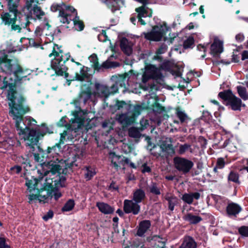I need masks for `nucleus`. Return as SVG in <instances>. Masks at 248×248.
<instances>
[{
	"label": "nucleus",
	"mask_w": 248,
	"mask_h": 248,
	"mask_svg": "<svg viewBox=\"0 0 248 248\" xmlns=\"http://www.w3.org/2000/svg\"><path fill=\"white\" fill-rule=\"evenodd\" d=\"M50 28L48 23L38 27L35 31V35L37 36L36 41L37 42L45 43L46 44L43 49L47 50L50 58L54 57L51 60L50 68H48L47 69L53 70L54 73L57 75L63 76L64 74L66 76L67 68L64 64L68 60L70 55L68 54H64L58 45L53 43H48L53 39Z\"/></svg>",
	"instance_id": "3"
},
{
	"label": "nucleus",
	"mask_w": 248,
	"mask_h": 248,
	"mask_svg": "<svg viewBox=\"0 0 248 248\" xmlns=\"http://www.w3.org/2000/svg\"><path fill=\"white\" fill-rule=\"evenodd\" d=\"M165 199L168 202L169 209L173 211L174 206L177 203L178 199L176 197L169 194L166 195Z\"/></svg>",
	"instance_id": "30"
},
{
	"label": "nucleus",
	"mask_w": 248,
	"mask_h": 248,
	"mask_svg": "<svg viewBox=\"0 0 248 248\" xmlns=\"http://www.w3.org/2000/svg\"><path fill=\"white\" fill-rule=\"evenodd\" d=\"M150 191L155 195H160V191L159 187L155 183H152L149 187Z\"/></svg>",
	"instance_id": "39"
},
{
	"label": "nucleus",
	"mask_w": 248,
	"mask_h": 248,
	"mask_svg": "<svg viewBox=\"0 0 248 248\" xmlns=\"http://www.w3.org/2000/svg\"><path fill=\"white\" fill-rule=\"evenodd\" d=\"M116 213L120 216H123L124 215V213L123 211L120 209H118L116 211Z\"/></svg>",
	"instance_id": "61"
},
{
	"label": "nucleus",
	"mask_w": 248,
	"mask_h": 248,
	"mask_svg": "<svg viewBox=\"0 0 248 248\" xmlns=\"http://www.w3.org/2000/svg\"><path fill=\"white\" fill-rule=\"evenodd\" d=\"M166 179L168 180H173L174 179V176L172 175H169L166 176Z\"/></svg>",
	"instance_id": "63"
},
{
	"label": "nucleus",
	"mask_w": 248,
	"mask_h": 248,
	"mask_svg": "<svg viewBox=\"0 0 248 248\" xmlns=\"http://www.w3.org/2000/svg\"><path fill=\"white\" fill-rule=\"evenodd\" d=\"M169 29V28L166 24L163 23L162 24L155 26L150 31L143 32L142 34L145 38L150 41L159 42L161 41L163 38H165V40H167V38L164 36Z\"/></svg>",
	"instance_id": "10"
},
{
	"label": "nucleus",
	"mask_w": 248,
	"mask_h": 248,
	"mask_svg": "<svg viewBox=\"0 0 248 248\" xmlns=\"http://www.w3.org/2000/svg\"><path fill=\"white\" fill-rule=\"evenodd\" d=\"M242 210V208L238 204L231 202L226 207V212L229 217H236Z\"/></svg>",
	"instance_id": "18"
},
{
	"label": "nucleus",
	"mask_w": 248,
	"mask_h": 248,
	"mask_svg": "<svg viewBox=\"0 0 248 248\" xmlns=\"http://www.w3.org/2000/svg\"><path fill=\"white\" fill-rule=\"evenodd\" d=\"M115 108L117 109L122 110H136L139 108H140V107L139 106H133V105L126 103L124 101H117V103L115 105Z\"/></svg>",
	"instance_id": "26"
},
{
	"label": "nucleus",
	"mask_w": 248,
	"mask_h": 248,
	"mask_svg": "<svg viewBox=\"0 0 248 248\" xmlns=\"http://www.w3.org/2000/svg\"><path fill=\"white\" fill-rule=\"evenodd\" d=\"M136 248H147L145 247L144 244L143 243H140L138 245L135 244Z\"/></svg>",
	"instance_id": "60"
},
{
	"label": "nucleus",
	"mask_w": 248,
	"mask_h": 248,
	"mask_svg": "<svg viewBox=\"0 0 248 248\" xmlns=\"http://www.w3.org/2000/svg\"><path fill=\"white\" fill-rule=\"evenodd\" d=\"M151 170V169L149 167H148L146 164H144L142 165V171L143 172H149Z\"/></svg>",
	"instance_id": "55"
},
{
	"label": "nucleus",
	"mask_w": 248,
	"mask_h": 248,
	"mask_svg": "<svg viewBox=\"0 0 248 248\" xmlns=\"http://www.w3.org/2000/svg\"><path fill=\"white\" fill-rule=\"evenodd\" d=\"M151 226V222L149 220H143L139 224L137 234L139 236H142Z\"/></svg>",
	"instance_id": "25"
},
{
	"label": "nucleus",
	"mask_w": 248,
	"mask_h": 248,
	"mask_svg": "<svg viewBox=\"0 0 248 248\" xmlns=\"http://www.w3.org/2000/svg\"><path fill=\"white\" fill-rule=\"evenodd\" d=\"M117 65H118L116 63L114 62H109L108 61H106L102 64V66L106 68L114 67L117 66Z\"/></svg>",
	"instance_id": "45"
},
{
	"label": "nucleus",
	"mask_w": 248,
	"mask_h": 248,
	"mask_svg": "<svg viewBox=\"0 0 248 248\" xmlns=\"http://www.w3.org/2000/svg\"><path fill=\"white\" fill-rule=\"evenodd\" d=\"M242 60L248 59V52L244 51L242 54Z\"/></svg>",
	"instance_id": "59"
},
{
	"label": "nucleus",
	"mask_w": 248,
	"mask_h": 248,
	"mask_svg": "<svg viewBox=\"0 0 248 248\" xmlns=\"http://www.w3.org/2000/svg\"><path fill=\"white\" fill-rule=\"evenodd\" d=\"M237 90L239 95L244 100L248 99V93L245 87L238 86L237 87Z\"/></svg>",
	"instance_id": "32"
},
{
	"label": "nucleus",
	"mask_w": 248,
	"mask_h": 248,
	"mask_svg": "<svg viewBox=\"0 0 248 248\" xmlns=\"http://www.w3.org/2000/svg\"><path fill=\"white\" fill-rule=\"evenodd\" d=\"M225 165V162L224 159L220 157L218 158L217 161L216 166L218 167V169H223Z\"/></svg>",
	"instance_id": "46"
},
{
	"label": "nucleus",
	"mask_w": 248,
	"mask_h": 248,
	"mask_svg": "<svg viewBox=\"0 0 248 248\" xmlns=\"http://www.w3.org/2000/svg\"><path fill=\"white\" fill-rule=\"evenodd\" d=\"M96 171L94 168L91 167H86L85 172V178L87 180H90L95 174Z\"/></svg>",
	"instance_id": "34"
},
{
	"label": "nucleus",
	"mask_w": 248,
	"mask_h": 248,
	"mask_svg": "<svg viewBox=\"0 0 248 248\" xmlns=\"http://www.w3.org/2000/svg\"><path fill=\"white\" fill-rule=\"evenodd\" d=\"M21 170V167L19 166H15L10 169L12 173H18Z\"/></svg>",
	"instance_id": "50"
},
{
	"label": "nucleus",
	"mask_w": 248,
	"mask_h": 248,
	"mask_svg": "<svg viewBox=\"0 0 248 248\" xmlns=\"http://www.w3.org/2000/svg\"><path fill=\"white\" fill-rule=\"evenodd\" d=\"M53 216V213L51 211H49L47 214L44 215L43 217V218L44 220L47 221L48 219L51 218Z\"/></svg>",
	"instance_id": "51"
},
{
	"label": "nucleus",
	"mask_w": 248,
	"mask_h": 248,
	"mask_svg": "<svg viewBox=\"0 0 248 248\" xmlns=\"http://www.w3.org/2000/svg\"><path fill=\"white\" fill-rule=\"evenodd\" d=\"M129 135L132 138H139L140 136V131L135 128H130L128 131Z\"/></svg>",
	"instance_id": "40"
},
{
	"label": "nucleus",
	"mask_w": 248,
	"mask_h": 248,
	"mask_svg": "<svg viewBox=\"0 0 248 248\" xmlns=\"http://www.w3.org/2000/svg\"><path fill=\"white\" fill-rule=\"evenodd\" d=\"M53 11H59V17L61 22L63 24L70 25L67 28L73 27L77 31H82L84 28L83 22L77 16V12L75 9L62 3L61 4H54L51 7Z\"/></svg>",
	"instance_id": "5"
},
{
	"label": "nucleus",
	"mask_w": 248,
	"mask_h": 248,
	"mask_svg": "<svg viewBox=\"0 0 248 248\" xmlns=\"http://www.w3.org/2000/svg\"><path fill=\"white\" fill-rule=\"evenodd\" d=\"M187 151H189L190 153L193 152L191 146L189 144H184L180 145L178 150L179 154L183 155Z\"/></svg>",
	"instance_id": "38"
},
{
	"label": "nucleus",
	"mask_w": 248,
	"mask_h": 248,
	"mask_svg": "<svg viewBox=\"0 0 248 248\" xmlns=\"http://www.w3.org/2000/svg\"><path fill=\"white\" fill-rule=\"evenodd\" d=\"M59 146L57 145L48 148L46 154L48 159L45 161L43 159L40 161L43 168L46 167L48 170H43V172H41L40 170H38L37 172L39 174L38 179L33 177L31 179H26L25 185L27 186V193L30 203H35L37 201L45 203L49 198H51L54 196L55 199L57 200L62 196L61 193L55 189L64 186L65 177L60 174V170L62 167V163L57 158L58 153L53 156L52 160L49 159Z\"/></svg>",
	"instance_id": "1"
},
{
	"label": "nucleus",
	"mask_w": 248,
	"mask_h": 248,
	"mask_svg": "<svg viewBox=\"0 0 248 248\" xmlns=\"http://www.w3.org/2000/svg\"><path fill=\"white\" fill-rule=\"evenodd\" d=\"M218 96L230 105L233 110H240L242 105L241 100L235 96L230 90H226L218 93Z\"/></svg>",
	"instance_id": "11"
},
{
	"label": "nucleus",
	"mask_w": 248,
	"mask_h": 248,
	"mask_svg": "<svg viewBox=\"0 0 248 248\" xmlns=\"http://www.w3.org/2000/svg\"><path fill=\"white\" fill-rule=\"evenodd\" d=\"M9 12L1 15L3 22L5 25H11L12 30L20 32L22 28L20 25H15L17 17V3L19 0H7ZM21 18L20 17V19ZM24 22L20 19V23Z\"/></svg>",
	"instance_id": "9"
},
{
	"label": "nucleus",
	"mask_w": 248,
	"mask_h": 248,
	"mask_svg": "<svg viewBox=\"0 0 248 248\" xmlns=\"http://www.w3.org/2000/svg\"><path fill=\"white\" fill-rule=\"evenodd\" d=\"M0 68L8 74H13L15 81L17 83L29 79L28 77L31 74V71L29 69H23L16 60L0 61Z\"/></svg>",
	"instance_id": "7"
},
{
	"label": "nucleus",
	"mask_w": 248,
	"mask_h": 248,
	"mask_svg": "<svg viewBox=\"0 0 248 248\" xmlns=\"http://www.w3.org/2000/svg\"><path fill=\"white\" fill-rule=\"evenodd\" d=\"M120 46L123 51L127 55H130L132 52V44L130 43L126 38H123L121 40Z\"/></svg>",
	"instance_id": "24"
},
{
	"label": "nucleus",
	"mask_w": 248,
	"mask_h": 248,
	"mask_svg": "<svg viewBox=\"0 0 248 248\" xmlns=\"http://www.w3.org/2000/svg\"><path fill=\"white\" fill-rule=\"evenodd\" d=\"M155 106H156L158 108L157 109H155V111L157 112H161L164 109L163 108L162 106H160V105L158 103H155Z\"/></svg>",
	"instance_id": "57"
},
{
	"label": "nucleus",
	"mask_w": 248,
	"mask_h": 248,
	"mask_svg": "<svg viewBox=\"0 0 248 248\" xmlns=\"http://www.w3.org/2000/svg\"><path fill=\"white\" fill-rule=\"evenodd\" d=\"M144 72L142 75V83H146L151 78L161 79L163 78L160 70L152 64L146 65L144 67Z\"/></svg>",
	"instance_id": "13"
},
{
	"label": "nucleus",
	"mask_w": 248,
	"mask_h": 248,
	"mask_svg": "<svg viewBox=\"0 0 248 248\" xmlns=\"http://www.w3.org/2000/svg\"><path fill=\"white\" fill-rule=\"evenodd\" d=\"M136 78L131 71L125 73L124 75H114L112 76L111 79L114 82L110 89L105 85L96 84L95 85L96 93L98 96L102 97L107 98L110 94L117 93L119 87L123 88V92L128 91L129 92L137 93H139V87L142 88L144 90H147L148 86H143L141 84L136 83V85L139 88H133V79Z\"/></svg>",
	"instance_id": "4"
},
{
	"label": "nucleus",
	"mask_w": 248,
	"mask_h": 248,
	"mask_svg": "<svg viewBox=\"0 0 248 248\" xmlns=\"http://www.w3.org/2000/svg\"><path fill=\"white\" fill-rule=\"evenodd\" d=\"M238 232L242 236L248 237V226H241L238 229Z\"/></svg>",
	"instance_id": "41"
},
{
	"label": "nucleus",
	"mask_w": 248,
	"mask_h": 248,
	"mask_svg": "<svg viewBox=\"0 0 248 248\" xmlns=\"http://www.w3.org/2000/svg\"><path fill=\"white\" fill-rule=\"evenodd\" d=\"M37 36L35 35V39H30L29 40L30 45L32 46H37L41 43L43 42H37L36 41Z\"/></svg>",
	"instance_id": "47"
},
{
	"label": "nucleus",
	"mask_w": 248,
	"mask_h": 248,
	"mask_svg": "<svg viewBox=\"0 0 248 248\" xmlns=\"http://www.w3.org/2000/svg\"><path fill=\"white\" fill-rule=\"evenodd\" d=\"M235 39L238 42H241L244 39V36L243 34L239 33L235 36Z\"/></svg>",
	"instance_id": "54"
},
{
	"label": "nucleus",
	"mask_w": 248,
	"mask_h": 248,
	"mask_svg": "<svg viewBox=\"0 0 248 248\" xmlns=\"http://www.w3.org/2000/svg\"><path fill=\"white\" fill-rule=\"evenodd\" d=\"M140 205L133 200H125L124 202V210L127 214L137 215L140 212Z\"/></svg>",
	"instance_id": "15"
},
{
	"label": "nucleus",
	"mask_w": 248,
	"mask_h": 248,
	"mask_svg": "<svg viewBox=\"0 0 248 248\" xmlns=\"http://www.w3.org/2000/svg\"><path fill=\"white\" fill-rule=\"evenodd\" d=\"M107 36L105 32H102L98 36V39L100 41H105L107 40Z\"/></svg>",
	"instance_id": "52"
},
{
	"label": "nucleus",
	"mask_w": 248,
	"mask_h": 248,
	"mask_svg": "<svg viewBox=\"0 0 248 248\" xmlns=\"http://www.w3.org/2000/svg\"><path fill=\"white\" fill-rule=\"evenodd\" d=\"M187 28L189 30L192 29L194 28V25L193 23H189L187 26Z\"/></svg>",
	"instance_id": "64"
},
{
	"label": "nucleus",
	"mask_w": 248,
	"mask_h": 248,
	"mask_svg": "<svg viewBox=\"0 0 248 248\" xmlns=\"http://www.w3.org/2000/svg\"><path fill=\"white\" fill-rule=\"evenodd\" d=\"M173 163L175 168L183 174L189 172L194 165L191 160L178 156L174 158Z\"/></svg>",
	"instance_id": "14"
},
{
	"label": "nucleus",
	"mask_w": 248,
	"mask_h": 248,
	"mask_svg": "<svg viewBox=\"0 0 248 248\" xmlns=\"http://www.w3.org/2000/svg\"><path fill=\"white\" fill-rule=\"evenodd\" d=\"M91 96V92L88 90L87 91H82L79 94V101H83L84 103L89 100Z\"/></svg>",
	"instance_id": "36"
},
{
	"label": "nucleus",
	"mask_w": 248,
	"mask_h": 248,
	"mask_svg": "<svg viewBox=\"0 0 248 248\" xmlns=\"http://www.w3.org/2000/svg\"><path fill=\"white\" fill-rule=\"evenodd\" d=\"M167 50V46L165 45H161L157 50L156 53L158 54H161L165 53Z\"/></svg>",
	"instance_id": "48"
},
{
	"label": "nucleus",
	"mask_w": 248,
	"mask_h": 248,
	"mask_svg": "<svg viewBox=\"0 0 248 248\" xmlns=\"http://www.w3.org/2000/svg\"><path fill=\"white\" fill-rule=\"evenodd\" d=\"M99 210L104 214H111L114 212V208L104 202H97L96 204Z\"/></svg>",
	"instance_id": "22"
},
{
	"label": "nucleus",
	"mask_w": 248,
	"mask_h": 248,
	"mask_svg": "<svg viewBox=\"0 0 248 248\" xmlns=\"http://www.w3.org/2000/svg\"><path fill=\"white\" fill-rule=\"evenodd\" d=\"M136 11L138 13V22L141 25H145V22L142 17H145L147 16H152V12L150 9H149L145 5H143L141 7L136 9Z\"/></svg>",
	"instance_id": "17"
},
{
	"label": "nucleus",
	"mask_w": 248,
	"mask_h": 248,
	"mask_svg": "<svg viewBox=\"0 0 248 248\" xmlns=\"http://www.w3.org/2000/svg\"><path fill=\"white\" fill-rule=\"evenodd\" d=\"M177 116L181 123L185 122L187 119V115L184 112L180 110L177 111Z\"/></svg>",
	"instance_id": "42"
},
{
	"label": "nucleus",
	"mask_w": 248,
	"mask_h": 248,
	"mask_svg": "<svg viewBox=\"0 0 248 248\" xmlns=\"http://www.w3.org/2000/svg\"><path fill=\"white\" fill-rule=\"evenodd\" d=\"M108 158L111 161V166L113 167L115 170H118L123 161V158L120 155H116L114 152L109 153Z\"/></svg>",
	"instance_id": "19"
},
{
	"label": "nucleus",
	"mask_w": 248,
	"mask_h": 248,
	"mask_svg": "<svg viewBox=\"0 0 248 248\" xmlns=\"http://www.w3.org/2000/svg\"><path fill=\"white\" fill-rule=\"evenodd\" d=\"M228 179L229 181H232L237 184L240 183L238 174L233 171H231L229 173Z\"/></svg>",
	"instance_id": "37"
},
{
	"label": "nucleus",
	"mask_w": 248,
	"mask_h": 248,
	"mask_svg": "<svg viewBox=\"0 0 248 248\" xmlns=\"http://www.w3.org/2000/svg\"><path fill=\"white\" fill-rule=\"evenodd\" d=\"M88 113H85L82 111H75L73 113V118H71L70 121V124L68 129L64 131L61 135V140H64L66 136L74 133L75 136L81 131L83 128L87 131L91 128L90 124L91 119L88 118Z\"/></svg>",
	"instance_id": "6"
},
{
	"label": "nucleus",
	"mask_w": 248,
	"mask_h": 248,
	"mask_svg": "<svg viewBox=\"0 0 248 248\" xmlns=\"http://www.w3.org/2000/svg\"><path fill=\"white\" fill-rule=\"evenodd\" d=\"M38 2V0H26V5L23 8L24 15L21 17V20L24 21L21 23V26L23 28L27 27L30 23L29 20L33 18V16L37 18H41L44 15V13L37 6Z\"/></svg>",
	"instance_id": "8"
},
{
	"label": "nucleus",
	"mask_w": 248,
	"mask_h": 248,
	"mask_svg": "<svg viewBox=\"0 0 248 248\" xmlns=\"http://www.w3.org/2000/svg\"><path fill=\"white\" fill-rule=\"evenodd\" d=\"M200 197V194L199 192L185 193L182 197V200L186 203L191 204L193 200H198Z\"/></svg>",
	"instance_id": "23"
},
{
	"label": "nucleus",
	"mask_w": 248,
	"mask_h": 248,
	"mask_svg": "<svg viewBox=\"0 0 248 248\" xmlns=\"http://www.w3.org/2000/svg\"><path fill=\"white\" fill-rule=\"evenodd\" d=\"M102 127L105 129V131H106L108 134L109 133L110 130L113 129L112 124L109 122L107 121L103 123Z\"/></svg>",
	"instance_id": "43"
},
{
	"label": "nucleus",
	"mask_w": 248,
	"mask_h": 248,
	"mask_svg": "<svg viewBox=\"0 0 248 248\" xmlns=\"http://www.w3.org/2000/svg\"><path fill=\"white\" fill-rule=\"evenodd\" d=\"M75 205V202L72 199H69L64 204L62 209V212H69L71 211L74 207Z\"/></svg>",
	"instance_id": "33"
},
{
	"label": "nucleus",
	"mask_w": 248,
	"mask_h": 248,
	"mask_svg": "<svg viewBox=\"0 0 248 248\" xmlns=\"http://www.w3.org/2000/svg\"><path fill=\"white\" fill-rule=\"evenodd\" d=\"M194 44V39L192 37H188L184 43V46L185 48L190 47Z\"/></svg>",
	"instance_id": "44"
},
{
	"label": "nucleus",
	"mask_w": 248,
	"mask_h": 248,
	"mask_svg": "<svg viewBox=\"0 0 248 248\" xmlns=\"http://www.w3.org/2000/svg\"><path fill=\"white\" fill-rule=\"evenodd\" d=\"M183 219L190 224H197L202 220L201 217L194 215L191 213L185 214L183 217Z\"/></svg>",
	"instance_id": "27"
},
{
	"label": "nucleus",
	"mask_w": 248,
	"mask_h": 248,
	"mask_svg": "<svg viewBox=\"0 0 248 248\" xmlns=\"http://www.w3.org/2000/svg\"><path fill=\"white\" fill-rule=\"evenodd\" d=\"M170 37H169V39L170 40V43H172V41L176 37V36H177V34H175V33H172V34H170L169 35Z\"/></svg>",
	"instance_id": "58"
},
{
	"label": "nucleus",
	"mask_w": 248,
	"mask_h": 248,
	"mask_svg": "<svg viewBox=\"0 0 248 248\" xmlns=\"http://www.w3.org/2000/svg\"><path fill=\"white\" fill-rule=\"evenodd\" d=\"M90 62L92 63V66L94 67L95 70L99 69V63L97 55L93 54L89 57Z\"/></svg>",
	"instance_id": "35"
},
{
	"label": "nucleus",
	"mask_w": 248,
	"mask_h": 248,
	"mask_svg": "<svg viewBox=\"0 0 248 248\" xmlns=\"http://www.w3.org/2000/svg\"><path fill=\"white\" fill-rule=\"evenodd\" d=\"M130 21L133 24L135 25L136 22V18L135 17H131L130 18Z\"/></svg>",
	"instance_id": "62"
},
{
	"label": "nucleus",
	"mask_w": 248,
	"mask_h": 248,
	"mask_svg": "<svg viewBox=\"0 0 248 248\" xmlns=\"http://www.w3.org/2000/svg\"><path fill=\"white\" fill-rule=\"evenodd\" d=\"M109 189L113 190H117L118 189V186L116 185L115 183L112 182L109 186Z\"/></svg>",
	"instance_id": "56"
},
{
	"label": "nucleus",
	"mask_w": 248,
	"mask_h": 248,
	"mask_svg": "<svg viewBox=\"0 0 248 248\" xmlns=\"http://www.w3.org/2000/svg\"><path fill=\"white\" fill-rule=\"evenodd\" d=\"M87 73L84 70V68H81L79 72H76L75 74V76L71 80H79V81H83L84 80L85 78L87 77Z\"/></svg>",
	"instance_id": "31"
},
{
	"label": "nucleus",
	"mask_w": 248,
	"mask_h": 248,
	"mask_svg": "<svg viewBox=\"0 0 248 248\" xmlns=\"http://www.w3.org/2000/svg\"><path fill=\"white\" fill-rule=\"evenodd\" d=\"M140 109L127 110L126 113L117 115L116 120L123 126L129 125L133 123L136 117L140 114Z\"/></svg>",
	"instance_id": "12"
},
{
	"label": "nucleus",
	"mask_w": 248,
	"mask_h": 248,
	"mask_svg": "<svg viewBox=\"0 0 248 248\" xmlns=\"http://www.w3.org/2000/svg\"><path fill=\"white\" fill-rule=\"evenodd\" d=\"M223 51V43L218 39H215L214 43L211 46V52L215 55L221 53Z\"/></svg>",
	"instance_id": "21"
},
{
	"label": "nucleus",
	"mask_w": 248,
	"mask_h": 248,
	"mask_svg": "<svg viewBox=\"0 0 248 248\" xmlns=\"http://www.w3.org/2000/svg\"><path fill=\"white\" fill-rule=\"evenodd\" d=\"M6 57L0 58V61H7ZM0 82L2 84L0 85L1 89H7V98L10 101L9 106L10 107L9 114L12 117L15 122V125L18 131V134L21 139L26 141V145L33 151L34 146L36 145L38 142L40 137H43L46 133L48 132L47 127L43 125L38 129V132L31 127L32 125L36 124L37 122L31 117H27L25 119L23 116L29 111L28 107L24 106L22 104L24 99L16 91V87L12 83H8L6 80V77L4 74H7L0 68Z\"/></svg>",
	"instance_id": "2"
},
{
	"label": "nucleus",
	"mask_w": 248,
	"mask_h": 248,
	"mask_svg": "<svg viewBox=\"0 0 248 248\" xmlns=\"http://www.w3.org/2000/svg\"><path fill=\"white\" fill-rule=\"evenodd\" d=\"M145 197V194L144 191L140 189H137L133 193V198L132 200L139 203L142 202Z\"/></svg>",
	"instance_id": "29"
},
{
	"label": "nucleus",
	"mask_w": 248,
	"mask_h": 248,
	"mask_svg": "<svg viewBox=\"0 0 248 248\" xmlns=\"http://www.w3.org/2000/svg\"><path fill=\"white\" fill-rule=\"evenodd\" d=\"M0 248H10V246L6 243L4 238L0 237Z\"/></svg>",
	"instance_id": "49"
},
{
	"label": "nucleus",
	"mask_w": 248,
	"mask_h": 248,
	"mask_svg": "<svg viewBox=\"0 0 248 248\" xmlns=\"http://www.w3.org/2000/svg\"><path fill=\"white\" fill-rule=\"evenodd\" d=\"M58 125L59 126H66L67 125V122L65 120V117H62L60 121L58 123Z\"/></svg>",
	"instance_id": "53"
},
{
	"label": "nucleus",
	"mask_w": 248,
	"mask_h": 248,
	"mask_svg": "<svg viewBox=\"0 0 248 248\" xmlns=\"http://www.w3.org/2000/svg\"><path fill=\"white\" fill-rule=\"evenodd\" d=\"M15 143L14 140L11 138H6L0 142V148L5 150L10 149Z\"/></svg>",
	"instance_id": "28"
},
{
	"label": "nucleus",
	"mask_w": 248,
	"mask_h": 248,
	"mask_svg": "<svg viewBox=\"0 0 248 248\" xmlns=\"http://www.w3.org/2000/svg\"><path fill=\"white\" fill-rule=\"evenodd\" d=\"M152 152L153 154L156 156L160 155L162 152V156H164L167 154H173L174 151L171 144L163 142L160 146L155 147Z\"/></svg>",
	"instance_id": "16"
},
{
	"label": "nucleus",
	"mask_w": 248,
	"mask_h": 248,
	"mask_svg": "<svg viewBox=\"0 0 248 248\" xmlns=\"http://www.w3.org/2000/svg\"><path fill=\"white\" fill-rule=\"evenodd\" d=\"M197 244L195 240L191 236H186L181 244L179 248H197Z\"/></svg>",
	"instance_id": "20"
}]
</instances>
